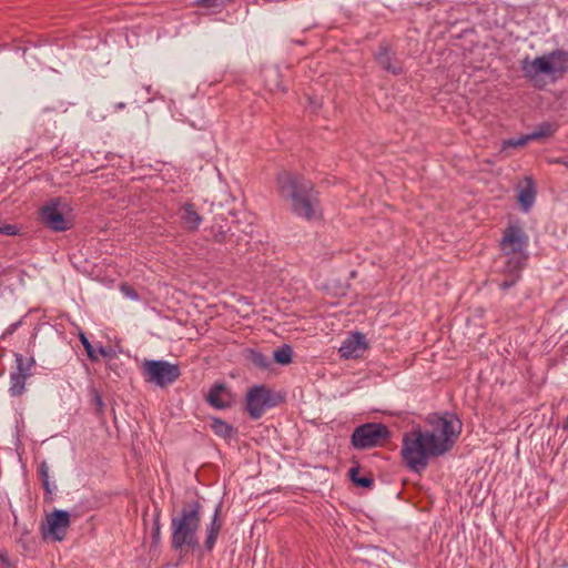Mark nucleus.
<instances>
[{
  "label": "nucleus",
  "mask_w": 568,
  "mask_h": 568,
  "mask_svg": "<svg viewBox=\"0 0 568 568\" xmlns=\"http://www.w3.org/2000/svg\"><path fill=\"white\" fill-rule=\"evenodd\" d=\"M276 185L280 196L290 202L296 216L306 221L322 216L318 192L311 180L300 173L282 171L276 176Z\"/></svg>",
  "instance_id": "obj_1"
},
{
  "label": "nucleus",
  "mask_w": 568,
  "mask_h": 568,
  "mask_svg": "<svg viewBox=\"0 0 568 568\" xmlns=\"http://www.w3.org/2000/svg\"><path fill=\"white\" fill-rule=\"evenodd\" d=\"M203 505L197 498L183 501L171 517V548L179 551L178 567L189 551L200 549L197 531L202 523Z\"/></svg>",
  "instance_id": "obj_2"
},
{
  "label": "nucleus",
  "mask_w": 568,
  "mask_h": 568,
  "mask_svg": "<svg viewBox=\"0 0 568 568\" xmlns=\"http://www.w3.org/2000/svg\"><path fill=\"white\" fill-rule=\"evenodd\" d=\"M445 455L437 443L434 432L423 429L419 425L403 435L400 456L403 464L413 473L422 474L430 458Z\"/></svg>",
  "instance_id": "obj_3"
},
{
  "label": "nucleus",
  "mask_w": 568,
  "mask_h": 568,
  "mask_svg": "<svg viewBox=\"0 0 568 568\" xmlns=\"http://www.w3.org/2000/svg\"><path fill=\"white\" fill-rule=\"evenodd\" d=\"M524 78L532 85L542 90L546 85L541 75H550L554 80L562 78L568 71V51L556 49L547 54L530 59L528 55L520 61Z\"/></svg>",
  "instance_id": "obj_4"
},
{
  "label": "nucleus",
  "mask_w": 568,
  "mask_h": 568,
  "mask_svg": "<svg viewBox=\"0 0 568 568\" xmlns=\"http://www.w3.org/2000/svg\"><path fill=\"white\" fill-rule=\"evenodd\" d=\"M392 437L387 425L377 422L364 423L356 426L351 434V446L356 450H367L383 447Z\"/></svg>",
  "instance_id": "obj_5"
},
{
  "label": "nucleus",
  "mask_w": 568,
  "mask_h": 568,
  "mask_svg": "<svg viewBox=\"0 0 568 568\" xmlns=\"http://www.w3.org/2000/svg\"><path fill=\"white\" fill-rule=\"evenodd\" d=\"M427 423L433 427L432 432L437 435V443L444 453L450 452L462 433L463 424L458 416L453 413L443 415L434 413L427 417Z\"/></svg>",
  "instance_id": "obj_6"
},
{
  "label": "nucleus",
  "mask_w": 568,
  "mask_h": 568,
  "mask_svg": "<svg viewBox=\"0 0 568 568\" xmlns=\"http://www.w3.org/2000/svg\"><path fill=\"white\" fill-rule=\"evenodd\" d=\"M284 402V397L261 384L250 387L245 395V410L253 420L260 419L266 409L274 408Z\"/></svg>",
  "instance_id": "obj_7"
},
{
  "label": "nucleus",
  "mask_w": 568,
  "mask_h": 568,
  "mask_svg": "<svg viewBox=\"0 0 568 568\" xmlns=\"http://www.w3.org/2000/svg\"><path fill=\"white\" fill-rule=\"evenodd\" d=\"M72 210L69 204L62 203L60 197L52 199L39 210V220L53 232H64L74 225L73 217L69 215Z\"/></svg>",
  "instance_id": "obj_8"
},
{
  "label": "nucleus",
  "mask_w": 568,
  "mask_h": 568,
  "mask_svg": "<svg viewBox=\"0 0 568 568\" xmlns=\"http://www.w3.org/2000/svg\"><path fill=\"white\" fill-rule=\"evenodd\" d=\"M142 375L146 382L166 387L181 376V369L179 365L166 361L146 359L142 365Z\"/></svg>",
  "instance_id": "obj_9"
},
{
  "label": "nucleus",
  "mask_w": 568,
  "mask_h": 568,
  "mask_svg": "<svg viewBox=\"0 0 568 568\" xmlns=\"http://www.w3.org/2000/svg\"><path fill=\"white\" fill-rule=\"evenodd\" d=\"M16 371L10 375L9 393L12 397L21 396L26 390V381L32 376L31 369L36 366L33 356L24 357L20 353H14Z\"/></svg>",
  "instance_id": "obj_10"
},
{
  "label": "nucleus",
  "mask_w": 568,
  "mask_h": 568,
  "mask_svg": "<svg viewBox=\"0 0 568 568\" xmlns=\"http://www.w3.org/2000/svg\"><path fill=\"white\" fill-rule=\"evenodd\" d=\"M71 525L70 514L67 510L54 509L47 516V524L41 525L43 539L50 538L53 541H62Z\"/></svg>",
  "instance_id": "obj_11"
},
{
  "label": "nucleus",
  "mask_w": 568,
  "mask_h": 568,
  "mask_svg": "<svg viewBox=\"0 0 568 568\" xmlns=\"http://www.w3.org/2000/svg\"><path fill=\"white\" fill-rule=\"evenodd\" d=\"M528 245L529 236L517 222L509 223L503 231L499 241V247L503 252H527Z\"/></svg>",
  "instance_id": "obj_12"
},
{
  "label": "nucleus",
  "mask_w": 568,
  "mask_h": 568,
  "mask_svg": "<svg viewBox=\"0 0 568 568\" xmlns=\"http://www.w3.org/2000/svg\"><path fill=\"white\" fill-rule=\"evenodd\" d=\"M205 402L215 409H229L236 404V395L227 387L226 383L217 382L210 387L205 395Z\"/></svg>",
  "instance_id": "obj_13"
},
{
  "label": "nucleus",
  "mask_w": 568,
  "mask_h": 568,
  "mask_svg": "<svg viewBox=\"0 0 568 568\" xmlns=\"http://www.w3.org/2000/svg\"><path fill=\"white\" fill-rule=\"evenodd\" d=\"M375 61L386 72L400 75L404 73L403 62L387 41H381L374 53Z\"/></svg>",
  "instance_id": "obj_14"
},
{
  "label": "nucleus",
  "mask_w": 568,
  "mask_h": 568,
  "mask_svg": "<svg viewBox=\"0 0 568 568\" xmlns=\"http://www.w3.org/2000/svg\"><path fill=\"white\" fill-rule=\"evenodd\" d=\"M368 349L365 334L355 332L347 336L338 348L339 356L345 359L361 358Z\"/></svg>",
  "instance_id": "obj_15"
},
{
  "label": "nucleus",
  "mask_w": 568,
  "mask_h": 568,
  "mask_svg": "<svg viewBox=\"0 0 568 568\" xmlns=\"http://www.w3.org/2000/svg\"><path fill=\"white\" fill-rule=\"evenodd\" d=\"M352 464L347 473L352 484L358 488L372 489L375 484L372 473L368 471L365 475H361V464L355 457L352 458Z\"/></svg>",
  "instance_id": "obj_16"
},
{
  "label": "nucleus",
  "mask_w": 568,
  "mask_h": 568,
  "mask_svg": "<svg viewBox=\"0 0 568 568\" xmlns=\"http://www.w3.org/2000/svg\"><path fill=\"white\" fill-rule=\"evenodd\" d=\"M504 254L507 257L505 263V273L520 276V272L526 266L529 254L527 252L509 253V251H505Z\"/></svg>",
  "instance_id": "obj_17"
},
{
  "label": "nucleus",
  "mask_w": 568,
  "mask_h": 568,
  "mask_svg": "<svg viewBox=\"0 0 568 568\" xmlns=\"http://www.w3.org/2000/svg\"><path fill=\"white\" fill-rule=\"evenodd\" d=\"M180 219L187 231H196L202 222V216L196 212L193 203H185L180 210Z\"/></svg>",
  "instance_id": "obj_18"
},
{
  "label": "nucleus",
  "mask_w": 568,
  "mask_h": 568,
  "mask_svg": "<svg viewBox=\"0 0 568 568\" xmlns=\"http://www.w3.org/2000/svg\"><path fill=\"white\" fill-rule=\"evenodd\" d=\"M536 194L537 191L532 178H526V185L520 187L517 195L518 204L524 212H528L531 209L536 200Z\"/></svg>",
  "instance_id": "obj_19"
},
{
  "label": "nucleus",
  "mask_w": 568,
  "mask_h": 568,
  "mask_svg": "<svg viewBox=\"0 0 568 568\" xmlns=\"http://www.w3.org/2000/svg\"><path fill=\"white\" fill-rule=\"evenodd\" d=\"M210 427L217 437L223 438L224 440H231L237 435V429L235 427L216 416L211 417Z\"/></svg>",
  "instance_id": "obj_20"
},
{
  "label": "nucleus",
  "mask_w": 568,
  "mask_h": 568,
  "mask_svg": "<svg viewBox=\"0 0 568 568\" xmlns=\"http://www.w3.org/2000/svg\"><path fill=\"white\" fill-rule=\"evenodd\" d=\"M244 358L255 368L266 371L271 366V361L262 352L254 348H246L244 351Z\"/></svg>",
  "instance_id": "obj_21"
},
{
  "label": "nucleus",
  "mask_w": 568,
  "mask_h": 568,
  "mask_svg": "<svg viewBox=\"0 0 568 568\" xmlns=\"http://www.w3.org/2000/svg\"><path fill=\"white\" fill-rule=\"evenodd\" d=\"M558 129L559 124L557 122L544 121L529 135L531 141L542 140L552 136Z\"/></svg>",
  "instance_id": "obj_22"
},
{
  "label": "nucleus",
  "mask_w": 568,
  "mask_h": 568,
  "mask_svg": "<svg viewBox=\"0 0 568 568\" xmlns=\"http://www.w3.org/2000/svg\"><path fill=\"white\" fill-rule=\"evenodd\" d=\"M209 236L212 241L219 244L227 243L233 233H231V227L227 223L223 224H213L209 230Z\"/></svg>",
  "instance_id": "obj_23"
},
{
  "label": "nucleus",
  "mask_w": 568,
  "mask_h": 568,
  "mask_svg": "<svg viewBox=\"0 0 568 568\" xmlns=\"http://www.w3.org/2000/svg\"><path fill=\"white\" fill-rule=\"evenodd\" d=\"M219 535H220V531L210 527L209 525H206L205 527V539L203 541V545L200 546V549L199 550V558H203V555L206 552V554H210L213 551L214 547H215V544H216V540L219 538Z\"/></svg>",
  "instance_id": "obj_24"
},
{
  "label": "nucleus",
  "mask_w": 568,
  "mask_h": 568,
  "mask_svg": "<svg viewBox=\"0 0 568 568\" xmlns=\"http://www.w3.org/2000/svg\"><path fill=\"white\" fill-rule=\"evenodd\" d=\"M161 509L155 507L151 528V546L154 548L158 547L161 542Z\"/></svg>",
  "instance_id": "obj_25"
},
{
  "label": "nucleus",
  "mask_w": 568,
  "mask_h": 568,
  "mask_svg": "<svg viewBox=\"0 0 568 568\" xmlns=\"http://www.w3.org/2000/svg\"><path fill=\"white\" fill-rule=\"evenodd\" d=\"M274 362L278 365L285 366L293 362V349L288 344H283L273 353Z\"/></svg>",
  "instance_id": "obj_26"
},
{
  "label": "nucleus",
  "mask_w": 568,
  "mask_h": 568,
  "mask_svg": "<svg viewBox=\"0 0 568 568\" xmlns=\"http://www.w3.org/2000/svg\"><path fill=\"white\" fill-rule=\"evenodd\" d=\"M90 396H91V403L94 406V414L98 417H102L104 415L105 405H104L101 393L97 388L92 387L90 389Z\"/></svg>",
  "instance_id": "obj_27"
},
{
  "label": "nucleus",
  "mask_w": 568,
  "mask_h": 568,
  "mask_svg": "<svg viewBox=\"0 0 568 568\" xmlns=\"http://www.w3.org/2000/svg\"><path fill=\"white\" fill-rule=\"evenodd\" d=\"M38 476H39V479L41 480V484L45 491V495H51L52 490H51V486H50V481H49V467H48V464L45 460H43L38 466Z\"/></svg>",
  "instance_id": "obj_28"
},
{
  "label": "nucleus",
  "mask_w": 568,
  "mask_h": 568,
  "mask_svg": "<svg viewBox=\"0 0 568 568\" xmlns=\"http://www.w3.org/2000/svg\"><path fill=\"white\" fill-rule=\"evenodd\" d=\"M79 339L82 344V346L84 347L85 352H87V356L88 358L91 361V362H98L99 359V356L94 349V347L92 346L91 342L89 341V338L87 337L85 333L83 332H80L79 333Z\"/></svg>",
  "instance_id": "obj_29"
},
{
  "label": "nucleus",
  "mask_w": 568,
  "mask_h": 568,
  "mask_svg": "<svg viewBox=\"0 0 568 568\" xmlns=\"http://www.w3.org/2000/svg\"><path fill=\"white\" fill-rule=\"evenodd\" d=\"M529 141H531V138L529 134L521 135L517 139L511 138V139L505 140L503 142V149L525 146Z\"/></svg>",
  "instance_id": "obj_30"
},
{
  "label": "nucleus",
  "mask_w": 568,
  "mask_h": 568,
  "mask_svg": "<svg viewBox=\"0 0 568 568\" xmlns=\"http://www.w3.org/2000/svg\"><path fill=\"white\" fill-rule=\"evenodd\" d=\"M221 513H222V501H220L215 506V509H214L213 516L211 518V521H210V524H207L210 527L219 530L220 532H221V530L223 528V519L221 517Z\"/></svg>",
  "instance_id": "obj_31"
},
{
  "label": "nucleus",
  "mask_w": 568,
  "mask_h": 568,
  "mask_svg": "<svg viewBox=\"0 0 568 568\" xmlns=\"http://www.w3.org/2000/svg\"><path fill=\"white\" fill-rule=\"evenodd\" d=\"M233 0H195L194 4L200 8H223Z\"/></svg>",
  "instance_id": "obj_32"
},
{
  "label": "nucleus",
  "mask_w": 568,
  "mask_h": 568,
  "mask_svg": "<svg viewBox=\"0 0 568 568\" xmlns=\"http://www.w3.org/2000/svg\"><path fill=\"white\" fill-rule=\"evenodd\" d=\"M18 232H19V229L16 225L2 222L0 220V234L7 235V236H13V235H17Z\"/></svg>",
  "instance_id": "obj_33"
},
{
  "label": "nucleus",
  "mask_w": 568,
  "mask_h": 568,
  "mask_svg": "<svg viewBox=\"0 0 568 568\" xmlns=\"http://www.w3.org/2000/svg\"><path fill=\"white\" fill-rule=\"evenodd\" d=\"M511 276H513L511 278L505 280L499 284L500 290L507 291L516 285V283L520 276H517V275H511Z\"/></svg>",
  "instance_id": "obj_34"
},
{
  "label": "nucleus",
  "mask_w": 568,
  "mask_h": 568,
  "mask_svg": "<svg viewBox=\"0 0 568 568\" xmlns=\"http://www.w3.org/2000/svg\"><path fill=\"white\" fill-rule=\"evenodd\" d=\"M121 291L130 298L132 300H138L139 298V294L138 292L130 285L128 284H122L121 285Z\"/></svg>",
  "instance_id": "obj_35"
},
{
  "label": "nucleus",
  "mask_w": 568,
  "mask_h": 568,
  "mask_svg": "<svg viewBox=\"0 0 568 568\" xmlns=\"http://www.w3.org/2000/svg\"><path fill=\"white\" fill-rule=\"evenodd\" d=\"M22 322H23V317L12 324H10L4 333L2 334V338L9 336V335H12L21 325H22Z\"/></svg>",
  "instance_id": "obj_36"
},
{
  "label": "nucleus",
  "mask_w": 568,
  "mask_h": 568,
  "mask_svg": "<svg viewBox=\"0 0 568 568\" xmlns=\"http://www.w3.org/2000/svg\"><path fill=\"white\" fill-rule=\"evenodd\" d=\"M0 568H14L10 562L7 550H0Z\"/></svg>",
  "instance_id": "obj_37"
},
{
  "label": "nucleus",
  "mask_w": 568,
  "mask_h": 568,
  "mask_svg": "<svg viewBox=\"0 0 568 568\" xmlns=\"http://www.w3.org/2000/svg\"><path fill=\"white\" fill-rule=\"evenodd\" d=\"M98 353L105 358H111L113 356V351L111 348H106L102 345L99 346Z\"/></svg>",
  "instance_id": "obj_38"
},
{
  "label": "nucleus",
  "mask_w": 568,
  "mask_h": 568,
  "mask_svg": "<svg viewBox=\"0 0 568 568\" xmlns=\"http://www.w3.org/2000/svg\"><path fill=\"white\" fill-rule=\"evenodd\" d=\"M124 108H125V103H123V102H119V103L115 104V109L116 110H122Z\"/></svg>",
  "instance_id": "obj_39"
},
{
  "label": "nucleus",
  "mask_w": 568,
  "mask_h": 568,
  "mask_svg": "<svg viewBox=\"0 0 568 568\" xmlns=\"http://www.w3.org/2000/svg\"><path fill=\"white\" fill-rule=\"evenodd\" d=\"M567 166H568V162H567Z\"/></svg>",
  "instance_id": "obj_40"
}]
</instances>
